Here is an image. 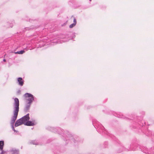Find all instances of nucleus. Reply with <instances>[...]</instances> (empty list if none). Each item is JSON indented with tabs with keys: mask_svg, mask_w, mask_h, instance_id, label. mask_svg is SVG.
I'll list each match as a JSON object with an SVG mask.
<instances>
[{
	"mask_svg": "<svg viewBox=\"0 0 154 154\" xmlns=\"http://www.w3.org/2000/svg\"><path fill=\"white\" fill-rule=\"evenodd\" d=\"M10 154H19V151L16 149H12L10 151Z\"/></svg>",
	"mask_w": 154,
	"mask_h": 154,
	"instance_id": "8",
	"label": "nucleus"
},
{
	"mask_svg": "<svg viewBox=\"0 0 154 154\" xmlns=\"http://www.w3.org/2000/svg\"><path fill=\"white\" fill-rule=\"evenodd\" d=\"M24 52V51H17V52H15V54H22Z\"/></svg>",
	"mask_w": 154,
	"mask_h": 154,
	"instance_id": "12",
	"label": "nucleus"
},
{
	"mask_svg": "<svg viewBox=\"0 0 154 154\" xmlns=\"http://www.w3.org/2000/svg\"><path fill=\"white\" fill-rule=\"evenodd\" d=\"M36 123L35 120H32V121H27L24 124V125L27 126H33L36 124Z\"/></svg>",
	"mask_w": 154,
	"mask_h": 154,
	"instance_id": "5",
	"label": "nucleus"
},
{
	"mask_svg": "<svg viewBox=\"0 0 154 154\" xmlns=\"http://www.w3.org/2000/svg\"><path fill=\"white\" fill-rule=\"evenodd\" d=\"M30 143L34 145H36L38 144L37 142L35 140H32Z\"/></svg>",
	"mask_w": 154,
	"mask_h": 154,
	"instance_id": "11",
	"label": "nucleus"
},
{
	"mask_svg": "<svg viewBox=\"0 0 154 154\" xmlns=\"http://www.w3.org/2000/svg\"><path fill=\"white\" fill-rule=\"evenodd\" d=\"M29 114L28 113L22 118L17 120L15 123V126L17 127L23 124H24L26 122L29 120Z\"/></svg>",
	"mask_w": 154,
	"mask_h": 154,
	"instance_id": "2",
	"label": "nucleus"
},
{
	"mask_svg": "<svg viewBox=\"0 0 154 154\" xmlns=\"http://www.w3.org/2000/svg\"><path fill=\"white\" fill-rule=\"evenodd\" d=\"M24 97L26 100V102L32 103L34 100V97L33 96L29 93H26L24 95Z\"/></svg>",
	"mask_w": 154,
	"mask_h": 154,
	"instance_id": "3",
	"label": "nucleus"
},
{
	"mask_svg": "<svg viewBox=\"0 0 154 154\" xmlns=\"http://www.w3.org/2000/svg\"><path fill=\"white\" fill-rule=\"evenodd\" d=\"M19 102L18 99L17 98L14 99V103H13V114L14 115L11 118V124L12 130L15 132H17V131H16L14 128V124L16 120L19 111Z\"/></svg>",
	"mask_w": 154,
	"mask_h": 154,
	"instance_id": "1",
	"label": "nucleus"
},
{
	"mask_svg": "<svg viewBox=\"0 0 154 154\" xmlns=\"http://www.w3.org/2000/svg\"><path fill=\"white\" fill-rule=\"evenodd\" d=\"M17 82L19 85L20 86H22L24 84V80L21 77H19L17 79Z\"/></svg>",
	"mask_w": 154,
	"mask_h": 154,
	"instance_id": "7",
	"label": "nucleus"
},
{
	"mask_svg": "<svg viewBox=\"0 0 154 154\" xmlns=\"http://www.w3.org/2000/svg\"><path fill=\"white\" fill-rule=\"evenodd\" d=\"M31 103L26 102L24 109L25 112H27L29 109Z\"/></svg>",
	"mask_w": 154,
	"mask_h": 154,
	"instance_id": "6",
	"label": "nucleus"
},
{
	"mask_svg": "<svg viewBox=\"0 0 154 154\" xmlns=\"http://www.w3.org/2000/svg\"><path fill=\"white\" fill-rule=\"evenodd\" d=\"M4 145V142L3 141H0V150H3Z\"/></svg>",
	"mask_w": 154,
	"mask_h": 154,
	"instance_id": "9",
	"label": "nucleus"
},
{
	"mask_svg": "<svg viewBox=\"0 0 154 154\" xmlns=\"http://www.w3.org/2000/svg\"><path fill=\"white\" fill-rule=\"evenodd\" d=\"M51 44L52 45H54L57 44L62 43L63 42H64L65 41H63V40L61 41L60 39H53L52 41H51Z\"/></svg>",
	"mask_w": 154,
	"mask_h": 154,
	"instance_id": "4",
	"label": "nucleus"
},
{
	"mask_svg": "<svg viewBox=\"0 0 154 154\" xmlns=\"http://www.w3.org/2000/svg\"><path fill=\"white\" fill-rule=\"evenodd\" d=\"M4 153V152L3 151V150H2V152L1 153H0V154H3Z\"/></svg>",
	"mask_w": 154,
	"mask_h": 154,
	"instance_id": "13",
	"label": "nucleus"
},
{
	"mask_svg": "<svg viewBox=\"0 0 154 154\" xmlns=\"http://www.w3.org/2000/svg\"><path fill=\"white\" fill-rule=\"evenodd\" d=\"M90 1H91V0H89Z\"/></svg>",
	"mask_w": 154,
	"mask_h": 154,
	"instance_id": "15",
	"label": "nucleus"
},
{
	"mask_svg": "<svg viewBox=\"0 0 154 154\" xmlns=\"http://www.w3.org/2000/svg\"><path fill=\"white\" fill-rule=\"evenodd\" d=\"M76 19H74V23H73L72 24H71L69 26V28H73V27H74L76 25Z\"/></svg>",
	"mask_w": 154,
	"mask_h": 154,
	"instance_id": "10",
	"label": "nucleus"
},
{
	"mask_svg": "<svg viewBox=\"0 0 154 154\" xmlns=\"http://www.w3.org/2000/svg\"><path fill=\"white\" fill-rule=\"evenodd\" d=\"M3 61H4V62H5V61H6V60H5V59H4L3 60Z\"/></svg>",
	"mask_w": 154,
	"mask_h": 154,
	"instance_id": "14",
	"label": "nucleus"
}]
</instances>
